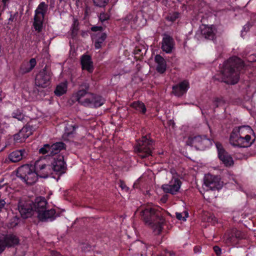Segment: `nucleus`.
<instances>
[{
    "label": "nucleus",
    "mask_w": 256,
    "mask_h": 256,
    "mask_svg": "<svg viewBox=\"0 0 256 256\" xmlns=\"http://www.w3.org/2000/svg\"><path fill=\"white\" fill-rule=\"evenodd\" d=\"M59 1L61 2H66V0H59Z\"/></svg>",
    "instance_id": "53"
},
{
    "label": "nucleus",
    "mask_w": 256,
    "mask_h": 256,
    "mask_svg": "<svg viewBox=\"0 0 256 256\" xmlns=\"http://www.w3.org/2000/svg\"><path fill=\"white\" fill-rule=\"evenodd\" d=\"M242 238L241 231L236 228L228 230L224 236L223 241L228 246L236 244L238 240Z\"/></svg>",
    "instance_id": "11"
},
{
    "label": "nucleus",
    "mask_w": 256,
    "mask_h": 256,
    "mask_svg": "<svg viewBox=\"0 0 256 256\" xmlns=\"http://www.w3.org/2000/svg\"><path fill=\"white\" fill-rule=\"evenodd\" d=\"M216 146L218 151V158L224 166L227 167L233 166L234 162L232 158L224 149L222 145L220 142H216Z\"/></svg>",
    "instance_id": "14"
},
{
    "label": "nucleus",
    "mask_w": 256,
    "mask_h": 256,
    "mask_svg": "<svg viewBox=\"0 0 256 256\" xmlns=\"http://www.w3.org/2000/svg\"><path fill=\"white\" fill-rule=\"evenodd\" d=\"M184 216H182V213L176 212V218L178 220H182L183 221H186V218L188 217V212H184Z\"/></svg>",
    "instance_id": "39"
},
{
    "label": "nucleus",
    "mask_w": 256,
    "mask_h": 256,
    "mask_svg": "<svg viewBox=\"0 0 256 256\" xmlns=\"http://www.w3.org/2000/svg\"><path fill=\"white\" fill-rule=\"evenodd\" d=\"M30 134V130L28 127L24 126L18 133L14 134V140L16 142H24Z\"/></svg>",
    "instance_id": "23"
},
{
    "label": "nucleus",
    "mask_w": 256,
    "mask_h": 256,
    "mask_svg": "<svg viewBox=\"0 0 256 256\" xmlns=\"http://www.w3.org/2000/svg\"><path fill=\"white\" fill-rule=\"evenodd\" d=\"M132 15L130 14V15H128L126 16V18L125 20H130V19H132Z\"/></svg>",
    "instance_id": "48"
},
{
    "label": "nucleus",
    "mask_w": 256,
    "mask_h": 256,
    "mask_svg": "<svg viewBox=\"0 0 256 256\" xmlns=\"http://www.w3.org/2000/svg\"><path fill=\"white\" fill-rule=\"evenodd\" d=\"M188 144L194 146L198 150H204L205 148L212 145L210 140L206 136H196L189 138L188 141Z\"/></svg>",
    "instance_id": "12"
},
{
    "label": "nucleus",
    "mask_w": 256,
    "mask_h": 256,
    "mask_svg": "<svg viewBox=\"0 0 256 256\" xmlns=\"http://www.w3.org/2000/svg\"><path fill=\"white\" fill-rule=\"evenodd\" d=\"M213 250L216 254L218 256H220L222 254L221 248L218 246H215L213 247Z\"/></svg>",
    "instance_id": "42"
},
{
    "label": "nucleus",
    "mask_w": 256,
    "mask_h": 256,
    "mask_svg": "<svg viewBox=\"0 0 256 256\" xmlns=\"http://www.w3.org/2000/svg\"><path fill=\"white\" fill-rule=\"evenodd\" d=\"M189 88V84L184 80L172 86V93L177 96H181L186 94Z\"/></svg>",
    "instance_id": "21"
},
{
    "label": "nucleus",
    "mask_w": 256,
    "mask_h": 256,
    "mask_svg": "<svg viewBox=\"0 0 256 256\" xmlns=\"http://www.w3.org/2000/svg\"><path fill=\"white\" fill-rule=\"evenodd\" d=\"M202 34L206 39L214 40L215 38L214 30L211 26H204L202 30Z\"/></svg>",
    "instance_id": "29"
},
{
    "label": "nucleus",
    "mask_w": 256,
    "mask_h": 256,
    "mask_svg": "<svg viewBox=\"0 0 256 256\" xmlns=\"http://www.w3.org/2000/svg\"><path fill=\"white\" fill-rule=\"evenodd\" d=\"M53 174L54 172L58 176L65 172L66 169V163L64 162V156L58 155L56 158H54V160L50 164Z\"/></svg>",
    "instance_id": "17"
},
{
    "label": "nucleus",
    "mask_w": 256,
    "mask_h": 256,
    "mask_svg": "<svg viewBox=\"0 0 256 256\" xmlns=\"http://www.w3.org/2000/svg\"><path fill=\"white\" fill-rule=\"evenodd\" d=\"M2 2L4 6H6V4L9 2V0H2Z\"/></svg>",
    "instance_id": "47"
},
{
    "label": "nucleus",
    "mask_w": 256,
    "mask_h": 256,
    "mask_svg": "<svg viewBox=\"0 0 256 256\" xmlns=\"http://www.w3.org/2000/svg\"><path fill=\"white\" fill-rule=\"evenodd\" d=\"M182 182L178 178H172L168 184L162 186V188L166 193L176 194L180 190Z\"/></svg>",
    "instance_id": "16"
},
{
    "label": "nucleus",
    "mask_w": 256,
    "mask_h": 256,
    "mask_svg": "<svg viewBox=\"0 0 256 256\" xmlns=\"http://www.w3.org/2000/svg\"><path fill=\"white\" fill-rule=\"evenodd\" d=\"M18 237L14 234H8L0 236V254L6 247H12L19 244Z\"/></svg>",
    "instance_id": "10"
},
{
    "label": "nucleus",
    "mask_w": 256,
    "mask_h": 256,
    "mask_svg": "<svg viewBox=\"0 0 256 256\" xmlns=\"http://www.w3.org/2000/svg\"><path fill=\"white\" fill-rule=\"evenodd\" d=\"M67 90L66 82H62L56 87L54 90V94L57 96H61L66 92Z\"/></svg>",
    "instance_id": "32"
},
{
    "label": "nucleus",
    "mask_w": 256,
    "mask_h": 256,
    "mask_svg": "<svg viewBox=\"0 0 256 256\" xmlns=\"http://www.w3.org/2000/svg\"><path fill=\"white\" fill-rule=\"evenodd\" d=\"M225 103L224 100L222 98H216L213 101V104L214 108H218L219 106L224 104Z\"/></svg>",
    "instance_id": "37"
},
{
    "label": "nucleus",
    "mask_w": 256,
    "mask_h": 256,
    "mask_svg": "<svg viewBox=\"0 0 256 256\" xmlns=\"http://www.w3.org/2000/svg\"><path fill=\"white\" fill-rule=\"evenodd\" d=\"M26 154L24 149L16 150L11 152L8 155V158L12 162H16L22 160Z\"/></svg>",
    "instance_id": "28"
},
{
    "label": "nucleus",
    "mask_w": 256,
    "mask_h": 256,
    "mask_svg": "<svg viewBox=\"0 0 256 256\" xmlns=\"http://www.w3.org/2000/svg\"><path fill=\"white\" fill-rule=\"evenodd\" d=\"M35 170L40 178H46L53 174L52 168L50 164H46L42 160L36 161L34 165Z\"/></svg>",
    "instance_id": "13"
},
{
    "label": "nucleus",
    "mask_w": 256,
    "mask_h": 256,
    "mask_svg": "<svg viewBox=\"0 0 256 256\" xmlns=\"http://www.w3.org/2000/svg\"><path fill=\"white\" fill-rule=\"evenodd\" d=\"M33 202L29 198H20L18 203V210L23 218L30 217L34 212Z\"/></svg>",
    "instance_id": "7"
},
{
    "label": "nucleus",
    "mask_w": 256,
    "mask_h": 256,
    "mask_svg": "<svg viewBox=\"0 0 256 256\" xmlns=\"http://www.w3.org/2000/svg\"><path fill=\"white\" fill-rule=\"evenodd\" d=\"M48 10V5L44 2H41L34 12V28L38 32H42L43 28V20Z\"/></svg>",
    "instance_id": "6"
},
{
    "label": "nucleus",
    "mask_w": 256,
    "mask_h": 256,
    "mask_svg": "<svg viewBox=\"0 0 256 256\" xmlns=\"http://www.w3.org/2000/svg\"><path fill=\"white\" fill-rule=\"evenodd\" d=\"M54 256H62V254H59L58 252H56L54 254Z\"/></svg>",
    "instance_id": "49"
},
{
    "label": "nucleus",
    "mask_w": 256,
    "mask_h": 256,
    "mask_svg": "<svg viewBox=\"0 0 256 256\" xmlns=\"http://www.w3.org/2000/svg\"><path fill=\"white\" fill-rule=\"evenodd\" d=\"M14 16H10V18H9V20H12V21H13L14 20Z\"/></svg>",
    "instance_id": "50"
},
{
    "label": "nucleus",
    "mask_w": 256,
    "mask_h": 256,
    "mask_svg": "<svg viewBox=\"0 0 256 256\" xmlns=\"http://www.w3.org/2000/svg\"><path fill=\"white\" fill-rule=\"evenodd\" d=\"M106 38V33L103 32L100 34L94 42V47L96 49L101 48L104 45V42Z\"/></svg>",
    "instance_id": "30"
},
{
    "label": "nucleus",
    "mask_w": 256,
    "mask_h": 256,
    "mask_svg": "<svg viewBox=\"0 0 256 256\" xmlns=\"http://www.w3.org/2000/svg\"><path fill=\"white\" fill-rule=\"evenodd\" d=\"M254 131L248 126H242L233 129L230 137V144L234 147L248 148L254 142L250 134Z\"/></svg>",
    "instance_id": "2"
},
{
    "label": "nucleus",
    "mask_w": 256,
    "mask_h": 256,
    "mask_svg": "<svg viewBox=\"0 0 256 256\" xmlns=\"http://www.w3.org/2000/svg\"><path fill=\"white\" fill-rule=\"evenodd\" d=\"M110 16L108 14L101 13L99 16V19L102 22H104L105 20H108Z\"/></svg>",
    "instance_id": "41"
},
{
    "label": "nucleus",
    "mask_w": 256,
    "mask_h": 256,
    "mask_svg": "<svg viewBox=\"0 0 256 256\" xmlns=\"http://www.w3.org/2000/svg\"><path fill=\"white\" fill-rule=\"evenodd\" d=\"M65 144L62 142H57L50 145L45 144L40 148L39 153L46 156H53L59 153L61 150L65 148Z\"/></svg>",
    "instance_id": "9"
},
{
    "label": "nucleus",
    "mask_w": 256,
    "mask_h": 256,
    "mask_svg": "<svg viewBox=\"0 0 256 256\" xmlns=\"http://www.w3.org/2000/svg\"><path fill=\"white\" fill-rule=\"evenodd\" d=\"M36 64L35 58H31L28 62L22 63L20 68V72L21 74H25L30 72Z\"/></svg>",
    "instance_id": "27"
},
{
    "label": "nucleus",
    "mask_w": 256,
    "mask_h": 256,
    "mask_svg": "<svg viewBox=\"0 0 256 256\" xmlns=\"http://www.w3.org/2000/svg\"><path fill=\"white\" fill-rule=\"evenodd\" d=\"M12 117L18 120L22 121L24 119V115L20 110H16L12 112Z\"/></svg>",
    "instance_id": "34"
},
{
    "label": "nucleus",
    "mask_w": 256,
    "mask_h": 256,
    "mask_svg": "<svg viewBox=\"0 0 256 256\" xmlns=\"http://www.w3.org/2000/svg\"><path fill=\"white\" fill-rule=\"evenodd\" d=\"M105 102V100L101 96L90 93L86 97V101L83 102L85 106L99 107L102 106Z\"/></svg>",
    "instance_id": "18"
},
{
    "label": "nucleus",
    "mask_w": 256,
    "mask_h": 256,
    "mask_svg": "<svg viewBox=\"0 0 256 256\" xmlns=\"http://www.w3.org/2000/svg\"><path fill=\"white\" fill-rule=\"evenodd\" d=\"M90 88V85L88 82H84L80 86V90L74 96V100L84 106L83 102L86 101V98L90 94L88 92Z\"/></svg>",
    "instance_id": "19"
},
{
    "label": "nucleus",
    "mask_w": 256,
    "mask_h": 256,
    "mask_svg": "<svg viewBox=\"0 0 256 256\" xmlns=\"http://www.w3.org/2000/svg\"><path fill=\"white\" fill-rule=\"evenodd\" d=\"M16 14H18V12H16V13L15 14L14 16H15V15H16Z\"/></svg>",
    "instance_id": "54"
},
{
    "label": "nucleus",
    "mask_w": 256,
    "mask_h": 256,
    "mask_svg": "<svg viewBox=\"0 0 256 256\" xmlns=\"http://www.w3.org/2000/svg\"><path fill=\"white\" fill-rule=\"evenodd\" d=\"M56 210L54 209L46 210V208L42 212L38 214L37 216L38 219L42 222L46 221L48 220H52L56 216H55Z\"/></svg>",
    "instance_id": "25"
},
{
    "label": "nucleus",
    "mask_w": 256,
    "mask_h": 256,
    "mask_svg": "<svg viewBox=\"0 0 256 256\" xmlns=\"http://www.w3.org/2000/svg\"><path fill=\"white\" fill-rule=\"evenodd\" d=\"M130 106L136 110L141 112L144 114L146 112V109L144 104L140 101H136L132 102Z\"/></svg>",
    "instance_id": "31"
},
{
    "label": "nucleus",
    "mask_w": 256,
    "mask_h": 256,
    "mask_svg": "<svg viewBox=\"0 0 256 256\" xmlns=\"http://www.w3.org/2000/svg\"><path fill=\"white\" fill-rule=\"evenodd\" d=\"M81 64L82 70L92 73L94 70L93 62L89 55H83L81 58Z\"/></svg>",
    "instance_id": "24"
},
{
    "label": "nucleus",
    "mask_w": 256,
    "mask_h": 256,
    "mask_svg": "<svg viewBox=\"0 0 256 256\" xmlns=\"http://www.w3.org/2000/svg\"><path fill=\"white\" fill-rule=\"evenodd\" d=\"M120 186L121 187V188L122 190H128V188L126 186V185L125 184L124 182L123 181L120 180Z\"/></svg>",
    "instance_id": "44"
},
{
    "label": "nucleus",
    "mask_w": 256,
    "mask_h": 256,
    "mask_svg": "<svg viewBox=\"0 0 256 256\" xmlns=\"http://www.w3.org/2000/svg\"><path fill=\"white\" fill-rule=\"evenodd\" d=\"M174 42L173 38L170 36L164 34L162 42V49L167 54L172 52L174 48Z\"/></svg>",
    "instance_id": "20"
},
{
    "label": "nucleus",
    "mask_w": 256,
    "mask_h": 256,
    "mask_svg": "<svg viewBox=\"0 0 256 256\" xmlns=\"http://www.w3.org/2000/svg\"><path fill=\"white\" fill-rule=\"evenodd\" d=\"M250 24L248 23L244 26L242 32H243V31L247 32L250 30Z\"/></svg>",
    "instance_id": "45"
},
{
    "label": "nucleus",
    "mask_w": 256,
    "mask_h": 256,
    "mask_svg": "<svg viewBox=\"0 0 256 256\" xmlns=\"http://www.w3.org/2000/svg\"><path fill=\"white\" fill-rule=\"evenodd\" d=\"M110 0H92L94 4L98 7H104L108 2Z\"/></svg>",
    "instance_id": "35"
},
{
    "label": "nucleus",
    "mask_w": 256,
    "mask_h": 256,
    "mask_svg": "<svg viewBox=\"0 0 256 256\" xmlns=\"http://www.w3.org/2000/svg\"><path fill=\"white\" fill-rule=\"evenodd\" d=\"M51 72L46 66L36 75L35 78L36 85L44 88L50 84Z\"/></svg>",
    "instance_id": "8"
},
{
    "label": "nucleus",
    "mask_w": 256,
    "mask_h": 256,
    "mask_svg": "<svg viewBox=\"0 0 256 256\" xmlns=\"http://www.w3.org/2000/svg\"><path fill=\"white\" fill-rule=\"evenodd\" d=\"M16 176L28 185H32L38 180V174L34 166L24 164L19 167L17 170Z\"/></svg>",
    "instance_id": "4"
},
{
    "label": "nucleus",
    "mask_w": 256,
    "mask_h": 256,
    "mask_svg": "<svg viewBox=\"0 0 256 256\" xmlns=\"http://www.w3.org/2000/svg\"><path fill=\"white\" fill-rule=\"evenodd\" d=\"M6 202L4 200H0V212L6 204Z\"/></svg>",
    "instance_id": "46"
},
{
    "label": "nucleus",
    "mask_w": 256,
    "mask_h": 256,
    "mask_svg": "<svg viewBox=\"0 0 256 256\" xmlns=\"http://www.w3.org/2000/svg\"><path fill=\"white\" fill-rule=\"evenodd\" d=\"M212 220L214 219V222L216 221V218L214 216H211Z\"/></svg>",
    "instance_id": "52"
},
{
    "label": "nucleus",
    "mask_w": 256,
    "mask_h": 256,
    "mask_svg": "<svg viewBox=\"0 0 256 256\" xmlns=\"http://www.w3.org/2000/svg\"><path fill=\"white\" fill-rule=\"evenodd\" d=\"M78 128V126L76 124H67L65 127V132L64 134V137H71L72 136L76 129Z\"/></svg>",
    "instance_id": "33"
},
{
    "label": "nucleus",
    "mask_w": 256,
    "mask_h": 256,
    "mask_svg": "<svg viewBox=\"0 0 256 256\" xmlns=\"http://www.w3.org/2000/svg\"><path fill=\"white\" fill-rule=\"evenodd\" d=\"M46 204L47 202L44 198L42 196L36 198L34 202H33L34 212H36L38 214H40L46 208Z\"/></svg>",
    "instance_id": "22"
},
{
    "label": "nucleus",
    "mask_w": 256,
    "mask_h": 256,
    "mask_svg": "<svg viewBox=\"0 0 256 256\" xmlns=\"http://www.w3.org/2000/svg\"><path fill=\"white\" fill-rule=\"evenodd\" d=\"M103 28L101 26H94L91 28V30L92 32L102 31Z\"/></svg>",
    "instance_id": "43"
},
{
    "label": "nucleus",
    "mask_w": 256,
    "mask_h": 256,
    "mask_svg": "<svg viewBox=\"0 0 256 256\" xmlns=\"http://www.w3.org/2000/svg\"><path fill=\"white\" fill-rule=\"evenodd\" d=\"M142 218L156 234H159L162 230L165 219L161 212L156 208L147 206L140 212Z\"/></svg>",
    "instance_id": "3"
},
{
    "label": "nucleus",
    "mask_w": 256,
    "mask_h": 256,
    "mask_svg": "<svg viewBox=\"0 0 256 256\" xmlns=\"http://www.w3.org/2000/svg\"><path fill=\"white\" fill-rule=\"evenodd\" d=\"M153 148L152 140L146 136H142L140 140H137L135 150L141 158H144L152 156Z\"/></svg>",
    "instance_id": "5"
},
{
    "label": "nucleus",
    "mask_w": 256,
    "mask_h": 256,
    "mask_svg": "<svg viewBox=\"0 0 256 256\" xmlns=\"http://www.w3.org/2000/svg\"><path fill=\"white\" fill-rule=\"evenodd\" d=\"M78 20H74L72 26V34L75 36L77 34L78 30Z\"/></svg>",
    "instance_id": "38"
},
{
    "label": "nucleus",
    "mask_w": 256,
    "mask_h": 256,
    "mask_svg": "<svg viewBox=\"0 0 256 256\" xmlns=\"http://www.w3.org/2000/svg\"><path fill=\"white\" fill-rule=\"evenodd\" d=\"M9 126V124L5 122H3L2 120H0V132H4V128H7Z\"/></svg>",
    "instance_id": "40"
},
{
    "label": "nucleus",
    "mask_w": 256,
    "mask_h": 256,
    "mask_svg": "<svg viewBox=\"0 0 256 256\" xmlns=\"http://www.w3.org/2000/svg\"><path fill=\"white\" fill-rule=\"evenodd\" d=\"M154 62L156 64V70L160 74L164 73L166 68V60L160 54H156L154 57Z\"/></svg>",
    "instance_id": "26"
},
{
    "label": "nucleus",
    "mask_w": 256,
    "mask_h": 256,
    "mask_svg": "<svg viewBox=\"0 0 256 256\" xmlns=\"http://www.w3.org/2000/svg\"><path fill=\"white\" fill-rule=\"evenodd\" d=\"M222 185L217 176H210L206 177L204 180L202 186L203 188L206 191L218 190L221 188Z\"/></svg>",
    "instance_id": "15"
},
{
    "label": "nucleus",
    "mask_w": 256,
    "mask_h": 256,
    "mask_svg": "<svg viewBox=\"0 0 256 256\" xmlns=\"http://www.w3.org/2000/svg\"><path fill=\"white\" fill-rule=\"evenodd\" d=\"M244 67L242 60L237 56L230 58L224 62L222 70V81L228 84H235L240 80V72Z\"/></svg>",
    "instance_id": "1"
},
{
    "label": "nucleus",
    "mask_w": 256,
    "mask_h": 256,
    "mask_svg": "<svg viewBox=\"0 0 256 256\" xmlns=\"http://www.w3.org/2000/svg\"><path fill=\"white\" fill-rule=\"evenodd\" d=\"M2 91H0V102L2 100Z\"/></svg>",
    "instance_id": "51"
},
{
    "label": "nucleus",
    "mask_w": 256,
    "mask_h": 256,
    "mask_svg": "<svg viewBox=\"0 0 256 256\" xmlns=\"http://www.w3.org/2000/svg\"><path fill=\"white\" fill-rule=\"evenodd\" d=\"M179 15L178 12L170 13L166 16V19L170 22H174L179 17Z\"/></svg>",
    "instance_id": "36"
}]
</instances>
